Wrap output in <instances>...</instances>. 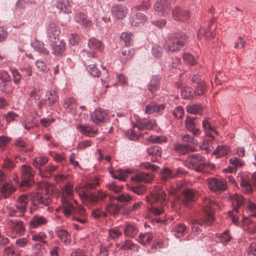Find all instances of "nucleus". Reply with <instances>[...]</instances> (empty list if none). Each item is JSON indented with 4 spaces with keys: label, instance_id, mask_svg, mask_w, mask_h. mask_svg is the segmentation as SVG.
I'll list each match as a JSON object with an SVG mask.
<instances>
[{
    "label": "nucleus",
    "instance_id": "13d9d810",
    "mask_svg": "<svg viewBox=\"0 0 256 256\" xmlns=\"http://www.w3.org/2000/svg\"><path fill=\"white\" fill-rule=\"evenodd\" d=\"M194 93L192 89L188 86H184L181 90V95L185 99H190L192 98Z\"/></svg>",
    "mask_w": 256,
    "mask_h": 256
},
{
    "label": "nucleus",
    "instance_id": "2f4dec72",
    "mask_svg": "<svg viewBox=\"0 0 256 256\" xmlns=\"http://www.w3.org/2000/svg\"><path fill=\"white\" fill-rule=\"evenodd\" d=\"M14 88L11 80L10 81L2 82L0 83V90L4 94H10L13 92Z\"/></svg>",
    "mask_w": 256,
    "mask_h": 256
},
{
    "label": "nucleus",
    "instance_id": "bb28decb",
    "mask_svg": "<svg viewBox=\"0 0 256 256\" xmlns=\"http://www.w3.org/2000/svg\"><path fill=\"white\" fill-rule=\"evenodd\" d=\"M176 170H171L168 168H164L161 172L162 178L166 180L169 178H172L178 176L181 171L180 169H176Z\"/></svg>",
    "mask_w": 256,
    "mask_h": 256
},
{
    "label": "nucleus",
    "instance_id": "680f3d73",
    "mask_svg": "<svg viewBox=\"0 0 256 256\" xmlns=\"http://www.w3.org/2000/svg\"><path fill=\"white\" fill-rule=\"evenodd\" d=\"M182 58L185 62L190 66L195 65L197 63L196 60L190 53H184Z\"/></svg>",
    "mask_w": 256,
    "mask_h": 256
},
{
    "label": "nucleus",
    "instance_id": "bf43d9fd",
    "mask_svg": "<svg viewBox=\"0 0 256 256\" xmlns=\"http://www.w3.org/2000/svg\"><path fill=\"white\" fill-rule=\"evenodd\" d=\"M120 210V208L118 206L114 204H109L107 205L106 208V212L110 213L113 215L118 214Z\"/></svg>",
    "mask_w": 256,
    "mask_h": 256
},
{
    "label": "nucleus",
    "instance_id": "3c124183",
    "mask_svg": "<svg viewBox=\"0 0 256 256\" xmlns=\"http://www.w3.org/2000/svg\"><path fill=\"white\" fill-rule=\"evenodd\" d=\"M48 160L46 156H40L36 158L32 161V164L36 168L42 169L40 167L48 162Z\"/></svg>",
    "mask_w": 256,
    "mask_h": 256
},
{
    "label": "nucleus",
    "instance_id": "f8f14e48",
    "mask_svg": "<svg viewBox=\"0 0 256 256\" xmlns=\"http://www.w3.org/2000/svg\"><path fill=\"white\" fill-rule=\"evenodd\" d=\"M60 34V30L58 26L55 23L50 24L47 28V36L52 42H56L58 40Z\"/></svg>",
    "mask_w": 256,
    "mask_h": 256
},
{
    "label": "nucleus",
    "instance_id": "49530a36",
    "mask_svg": "<svg viewBox=\"0 0 256 256\" xmlns=\"http://www.w3.org/2000/svg\"><path fill=\"white\" fill-rule=\"evenodd\" d=\"M160 80V78L159 76H156L152 77L148 86V90L151 92L156 91L158 89Z\"/></svg>",
    "mask_w": 256,
    "mask_h": 256
},
{
    "label": "nucleus",
    "instance_id": "20e7f679",
    "mask_svg": "<svg viewBox=\"0 0 256 256\" xmlns=\"http://www.w3.org/2000/svg\"><path fill=\"white\" fill-rule=\"evenodd\" d=\"M147 202L151 205H155L150 208V212L155 215H160L162 214L164 206L167 200L165 191L161 189L160 186L154 187L150 192V195L146 197Z\"/></svg>",
    "mask_w": 256,
    "mask_h": 256
},
{
    "label": "nucleus",
    "instance_id": "1a4fd4ad",
    "mask_svg": "<svg viewBox=\"0 0 256 256\" xmlns=\"http://www.w3.org/2000/svg\"><path fill=\"white\" fill-rule=\"evenodd\" d=\"M30 197L32 205V206L30 210L31 212H32V210H36L39 204L48 206L51 202V200L49 196H43L40 195L39 192L32 193L30 195Z\"/></svg>",
    "mask_w": 256,
    "mask_h": 256
},
{
    "label": "nucleus",
    "instance_id": "de8ad7c7",
    "mask_svg": "<svg viewBox=\"0 0 256 256\" xmlns=\"http://www.w3.org/2000/svg\"><path fill=\"white\" fill-rule=\"evenodd\" d=\"M3 256H20V252L14 246H7L3 251Z\"/></svg>",
    "mask_w": 256,
    "mask_h": 256
},
{
    "label": "nucleus",
    "instance_id": "e433bc0d",
    "mask_svg": "<svg viewBox=\"0 0 256 256\" xmlns=\"http://www.w3.org/2000/svg\"><path fill=\"white\" fill-rule=\"evenodd\" d=\"M38 122L35 117H33L30 120L26 118L22 120L21 124L26 130H28L36 126Z\"/></svg>",
    "mask_w": 256,
    "mask_h": 256
},
{
    "label": "nucleus",
    "instance_id": "6e6552de",
    "mask_svg": "<svg viewBox=\"0 0 256 256\" xmlns=\"http://www.w3.org/2000/svg\"><path fill=\"white\" fill-rule=\"evenodd\" d=\"M20 172L22 173L20 186H30L34 182L35 172L30 166L23 164L21 166Z\"/></svg>",
    "mask_w": 256,
    "mask_h": 256
},
{
    "label": "nucleus",
    "instance_id": "4468645a",
    "mask_svg": "<svg viewBox=\"0 0 256 256\" xmlns=\"http://www.w3.org/2000/svg\"><path fill=\"white\" fill-rule=\"evenodd\" d=\"M107 116V112L102 108H97L90 114V118L92 122L96 124L104 122Z\"/></svg>",
    "mask_w": 256,
    "mask_h": 256
},
{
    "label": "nucleus",
    "instance_id": "e2e57ef3",
    "mask_svg": "<svg viewBox=\"0 0 256 256\" xmlns=\"http://www.w3.org/2000/svg\"><path fill=\"white\" fill-rule=\"evenodd\" d=\"M147 140L149 142L157 143V144H161L162 142H165L167 141V138L162 136H150L147 138Z\"/></svg>",
    "mask_w": 256,
    "mask_h": 256
},
{
    "label": "nucleus",
    "instance_id": "4be33fe9",
    "mask_svg": "<svg viewBox=\"0 0 256 256\" xmlns=\"http://www.w3.org/2000/svg\"><path fill=\"white\" fill-rule=\"evenodd\" d=\"M16 190V188L12 184L5 182L0 188V196L4 198H8Z\"/></svg>",
    "mask_w": 256,
    "mask_h": 256
},
{
    "label": "nucleus",
    "instance_id": "7ed1b4c3",
    "mask_svg": "<svg viewBox=\"0 0 256 256\" xmlns=\"http://www.w3.org/2000/svg\"><path fill=\"white\" fill-rule=\"evenodd\" d=\"M203 208L206 212L204 219L200 220H192L190 224L192 225V230L195 234H199L200 230L199 226L210 225L214 218L212 211L219 208L218 204L210 198H205L203 200Z\"/></svg>",
    "mask_w": 256,
    "mask_h": 256
},
{
    "label": "nucleus",
    "instance_id": "37998d69",
    "mask_svg": "<svg viewBox=\"0 0 256 256\" xmlns=\"http://www.w3.org/2000/svg\"><path fill=\"white\" fill-rule=\"evenodd\" d=\"M57 168V166L49 165L44 170L42 169H40V174L43 178H50L51 176L52 173Z\"/></svg>",
    "mask_w": 256,
    "mask_h": 256
},
{
    "label": "nucleus",
    "instance_id": "69168bd1",
    "mask_svg": "<svg viewBox=\"0 0 256 256\" xmlns=\"http://www.w3.org/2000/svg\"><path fill=\"white\" fill-rule=\"evenodd\" d=\"M182 140L184 142L189 144H198L197 140L196 139H195L193 136H192L189 134L182 135Z\"/></svg>",
    "mask_w": 256,
    "mask_h": 256
},
{
    "label": "nucleus",
    "instance_id": "9b49d317",
    "mask_svg": "<svg viewBox=\"0 0 256 256\" xmlns=\"http://www.w3.org/2000/svg\"><path fill=\"white\" fill-rule=\"evenodd\" d=\"M170 2L166 0H158L154 5V9L160 16H166L170 12Z\"/></svg>",
    "mask_w": 256,
    "mask_h": 256
},
{
    "label": "nucleus",
    "instance_id": "aec40b11",
    "mask_svg": "<svg viewBox=\"0 0 256 256\" xmlns=\"http://www.w3.org/2000/svg\"><path fill=\"white\" fill-rule=\"evenodd\" d=\"M148 17L141 12H138L134 16L130 22L132 26L139 27L142 26L147 20Z\"/></svg>",
    "mask_w": 256,
    "mask_h": 256
},
{
    "label": "nucleus",
    "instance_id": "6ab92c4d",
    "mask_svg": "<svg viewBox=\"0 0 256 256\" xmlns=\"http://www.w3.org/2000/svg\"><path fill=\"white\" fill-rule=\"evenodd\" d=\"M63 106L67 112H70L73 115L76 114L77 104L74 98H68L65 99Z\"/></svg>",
    "mask_w": 256,
    "mask_h": 256
},
{
    "label": "nucleus",
    "instance_id": "6e6d98bb",
    "mask_svg": "<svg viewBox=\"0 0 256 256\" xmlns=\"http://www.w3.org/2000/svg\"><path fill=\"white\" fill-rule=\"evenodd\" d=\"M43 94V90L40 88L38 87L34 88L30 92V96L34 100L38 101L40 100V97Z\"/></svg>",
    "mask_w": 256,
    "mask_h": 256
},
{
    "label": "nucleus",
    "instance_id": "4c0bfd02",
    "mask_svg": "<svg viewBox=\"0 0 256 256\" xmlns=\"http://www.w3.org/2000/svg\"><path fill=\"white\" fill-rule=\"evenodd\" d=\"M15 144L18 147L20 148L22 150L26 152H32V146L31 144L20 138L16 140Z\"/></svg>",
    "mask_w": 256,
    "mask_h": 256
},
{
    "label": "nucleus",
    "instance_id": "473e14b6",
    "mask_svg": "<svg viewBox=\"0 0 256 256\" xmlns=\"http://www.w3.org/2000/svg\"><path fill=\"white\" fill-rule=\"evenodd\" d=\"M32 46L37 52L44 54H48V50L44 47V44L39 40H34L32 43Z\"/></svg>",
    "mask_w": 256,
    "mask_h": 256
},
{
    "label": "nucleus",
    "instance_id": "dca6fc26",
    "mask_svg": "<svg viewBox=\"0 0 256 256\" xmlns=\"http://www.w3.org/2000/svg\"><path fill=\"white\" fill-rule=\"evenodd\" d=\"M173 18L178 21H184L189 18V12L179 6H176L172 10Z\"/></svg>",
    "mask_w": 256,
    "mask_h": 256
},
{
    "label": "nucleus",
    "instance_id": "603ef678",
    "mask_svg": "<svg viewBox=\"0 0 256 256\" xmlns=\"http://www.w3.org/2000/svg\"><path fill=\"white\" fill-rule=\"evenodd\" d=\"M148 152L150 155H151L154 157L152 160H156L157 157L160 156L162 154V150L160 146H154L148 148Z\"/></svg>",
    "mask_w": 256,
    "mask_h": 256
},
{
    "label": "nucleus",
    "instance_id": "5701e85b",
    "mask_svg": "<svg viewBox=\"0 0 256 256\" xmlns=\"http://www.w3.org/2000/svg\"><path fill=\"white\" fill-rule=\"evenodd\" d=\"M47 220L46 218L38 215L34 216L30 222V226L32 228H36L47 223Z\"/></svg>",
    "mask_w": 256,
    "mask_h": 256
},
{
    "label": "nucleus",
    "instance_id": "c03bdc74",
    "mask_svg": "<svg viewBox=\"0 0 256 256\" xmlns=\"http://www.w3.org/2000/svg\"><path fill=\"white\" fill-rule=\"evenodd\" d=\"M88 47L92 50H98L101 51L103 48L101 42L94 38L90 39L88 42Z\"/></svg>",
    "mask_w": 256,
    "mask_h": 256
},
{
    "label": "nucleus",
    "instance_id": "2eb2a0df",
    "mask_svg": "<svg viewBox=\"0 0 256 256\" xmlns=\"http://www.w3.org/2000/svg\"><path fill=\"white\" fill-rule=\"evenodd\" d=\"M156 126L155 121L153 120L139 119L134 126V128H136L139 130H152Z\"/></svg>",
    "mask_w": 256,
    "mask_h": 256
},
{
    "label": "nucleus",
    "instance_id": "f03ea898",
    "mask_svg": "<svg viewBox=\"0 0 256 256\" xmlns=\"http://www.w3.org/2000/svg\"><path fill=\"white\" fill-rule=\"evenodd\" d=\"M98 184V180H95L92 182L88 183L83 187L76 186L75 188L76 192L88 207L90 208L98 202H102L107 196V194L102 191H98L97 193L88 192L89 190L94 188Z\"/></svg>",
    "mask_w": 256,
    "mask_h": 256
},
{
    "label": "nucleus",
    "instance_id": "a19ab883",
    "mask_svg": "<svg viewBox=\"0 0 256 256\" xmlns=\"http://www.w3.org/2000/svg\"><path fill=\"white\" fill-rule=\"evenodd\" d=\"M174 148L182 154H185L189 152L194 151V148L188 144H177L175 146Z\"/></svg>",
    "mask_w": 256,
    "mask_h": 256
},
{
    "label": "nucleus",
    "instance_id": "72a5a7b5",
    "mask_svg": "<svg viewBox=\"0 0 256 256\" xmlns=\"http://www.w3.org/2000/svg\"><path fill=\"white\" fill-rule=\"evenodd\" d=\"M202 128L206 132V135L211 138L212 140L214 139V136L210 133L212 132H214L217 134V132L214 128L212 126L208 119H204L202 123Z\"/></svg>",
    "mask_w": 256,
    "mask_h": 256
},
{
    "label": "nucleus",
    "instance_id": "423d86ee",
    "mask_svg": "<svg viewBox=\"0 0 256 256\" xmlns=\"http://www.w3.org/2000/svg\"><path fill=\"white\" fill-rule=\"evenodd\" d=\"M185 42L184 36L180 34H173L168 36L166 40L164 48L167 52H174L180 50Z\"/></svg>",
    "mask_w": 256,
    "mask_h": 256
},
{
    "label": "nucleus",
    "instance_id": "f704fd0d",
    "mask_svg": "<svg viewBox=\"0 0 256 256\" xmlns=\"http://www.w3.org/2000/svg\"><path fill=\"white\" fill-rule=\"evenodd\" d=\"M195 196V192L193 190H186L184 192L182 202L186 204H188L190 202L194 200Z\"/></svg>",
    "mask_w": 256,
    "mask_h": 256
},
{
    "label": "nucleus",
    "instance_id": "f257e3e1",
    "mask_svg": "<svg viewBox=\"0 0 256 256\" xmlns=\"http://www.w3.org/2000/svg\"><path fill=\"white\" fill-rule=\"evenodd\" d=\"M72 186L70 184H66L63 189L62 196V210L64 214L77 222L84 224L86 222L85 210L79 206L77 202L72 198Z\"/></svg>",
    "mask_w": 256,
    "mask_h": 256
},
{
    "label": "nucleus",
    "instance_id": "b1692460",
    "mask_svg": "<svg viewBox=\"0 0 256 256\" xmlns=\"http://www.w3.org/2000/svg\"><path fill=\"white\" fill-rule=\"evenodd\" d=\"M10 228L13 232L20 235L24 234L25 228L22 222L16 220H10Z\"/></svg>",
    "mask_w": 256,
    "mask_h": 256
},
{
    "label": "nucleus",
    "instance_id": "09e8293b",
    "mask_svg": "<svg viewBox=\"0 0 256 256\" xmlns=\"http://www.w3.org/2000/svg\"><path fill=\"white\" fill-rule=\"evenodd\" d=\"M138 232V229L130 224H127L124 230L125 236L130 238H134L137 234Z\"/></svg>",
    "mask_w": 256,
    "mask_h": 256
},
{
    "label": "nucleus",
    "instance_id": "a878e982",
    "mask_svg": "<svg viewBox=\"0 0 256 256\" xmlns=\"http://www.w3.org/2000/svg\"><path fill=\"white\" fill-rule=\"evenodd\" d=\"M78 130L88 136H94L98 132V130L88 125H78Z\"/></svg>",
    "mask_w": 256,
    "mask_h": 256
},
{
    "label": "nucleus",
    "instance_id": "c9c22d12",
    "mask_svg": "<svg viewBox=\"0 0 256 256\" xmlns=\"http://www.w3.org/2000/svg\"><path fill=\"white\" fill-rule=\"evenodd\" d=\"M58 100V92L54 90H50L46 92V100L48 102L49 105H52Z\"/></svg>",
    "mask_w": 256,
    "mask_h": 256
},
{
    "label": "nucleus",
    "instance_id": "0e129e2a",
    "mask_svg": "<svg viewBox=\"0 0 256 256\" xmlns=\"http://www.w3.org/2000/svg\"><path fill=\"white\" fill-rule=\"evenodd\" d=\"M46 238V235L44 232H40L38 234H32V239L34 241H40L43 244H46L44 240Z\"/></svg>",
    "mask_w": 256,
    "mask_h": 256
},
{
    "label": "nucleus",
    "instance_id": "338daca9",
    "mask_svg": "<svg viewBox=\"0 0 256 256\" xmlns=\"http://www.w3.org/2000/svg\"><path fill=\"white\" fill-rule=\"evenodd\" d=\"M35 64L38 71L46 72L48 70L46 64L44 61L38 60L36 62Z\"/></svg>",
    "mask_w": 256,
    "mask_h": 256
},
{
    "label": "nucleus",
    "instance_id": "a211bd4d",
    "mask_svg": "<svg viewBox=\"0 0 256 256\" xmlns=\"http://www.w3.org/2000/svg\"><path fill=\"white\" fill-rule=\"evenodd\" d=\"M128 11L126 7L121 4H116L112 8V14L117 19H122L125 17Z\"/></svg>",
    "mask_w": 256,
    "mask_h": 256
},
{
    "label": "nucleus",
    "instance_id": "052dcab7",
    "mask_svg": "<svg viewBox=\"0 0 256 256\" xmlns=\"http://www.w3.org/2000/svg\"><path fill=\"white\" fill-rule=\"evenodd\" d=\"M229 162L236 170L238 168L244 166L245 164L243 160L236 156L231 158L230 159Z\"/></svg>",
    "mask_w": 256,
    "mask_h": 256
},
{
    "label": "nucleus",
    "instance_id": "39448f33",
    "mask_svg": "<svg viewBox=\"0 0 256 256\" xmlns=\"http://www.w3.org/2000/svg\"><path fill=\"white\" fill-rule=\"evenodd\" d=\"M186 162L188 166L198 172H207L210 168H214V165L208 164L204 157L199 154H193L188 156Z\"/></svg>",
    "mask_w": 256,
    "mask_h": 256
},
{
    "label": "nucleus",
    "instance_id": "c85d7f7f",
    "mask_svg": "<svg viewBox=\"0 0 256 256\" xmlns=\"http://www.w3.org/2000/svg\"><path fill=\"white\" fill-rule=\"evenodd\" d=\"M152 178L153 176L150 173L138 172L136 173L135 177L133 179L139 182H149L152 180Z\"/></svg>",
    "mask_w": 256,
    "mask_h": 256
},
{
    "label": "nucleus",
    "instance_id": "f3484780",
    "mask_svg": "<svg viewBox=\"0 0 256 256\" xmlns=\"http://www.w3.org/2000/svg\"><path fill=\"white\" fill-rule=\"evenodd\" d=\"M28 202V198L26 194L20 195L18 196L16 204V208L20 214L23 216L26 212V206Z\"/></svg>",
    "mask_w": 256,
    "mask_h": 256
},
{
    "label": "nucleus",
    "instance_id": "8fccbe9b",
    "mask_svg": "<svg viewBox=\"0 0 256 256\" xmlns=\"http://www.w3.org/2000/svg\"><path fill=\"white\" fill-rule=\"evenodd\" d=\"M130 170H123L121 169H118L116 172L114 174V177L115 178L118 179L121 181H124L126 178L129 174H130Z\"/></svg>",
    "mask_w": 256,
    "mask_h": 256
},
{
    "label": "nucleus",
    "instance_id": "7c9ffc66",
    "mask_svg": "<svg viewBox=\"0 0 256 256\" xmlns=\"http://www.w3.org/2000/svg\"><path fill=\"white\" fill-rule=\"evenodd\" d=\"M56 236L64 244L68 245L70 242V236L68 232L64 230H60L57 231Z\"/></svg>",
    "mask_w": 256,
    "mask_h": 256
},
{
    "label": "nucleus",
    "instance_id": "864d4df0",
    "mask_svg": "<svg viewBox=\"0 0 256 256\" xmlns=\"http://www.w3.org/2000/svg\"><path fill=\"white\" fill-rule=\"evenodd\" d=\"M152 238V234L150 233L140 234L138 240L141 244L144 245L150 242Z\"/></svg>",
    "mask_w": 256,
    "mask_h": 256
},
{
    "label": "nucleus",
    "instance_id": "5fc2aeb1",
    "mask_svg": "<svg viewBox=\"0 0 256 256\" xmlns=\"http://www.w3.org/2000/svg\"><path fill=\"white\" fill-rule=\"evenodd\" d=\"M134 36L129 32H122L120 36V39L123 40L126 46H130L133 41Z\"/></svg>",
    "mask_w": 256,
    "mask_h": 256
},
{
    "label": "nucleus",
    "instance_id": "412c9836",
    "mask_svg": "<svg viewBox=\"0 0 256 256\" xmlns=\"http://www.w3.org/2000/svg\"><path fill=\"white\" fill-rule=\"evenodd\" d=\"M74 20L86 28H89L92 26V22L88 19L87 16L82 12L76 14L74 16Z\"/></svg>",
    "mask_w": 256,
    "mask_h": 256
},
{
    "label": "nucleus",
    "instance_id": "a18cd8bd",
    "mask_svg": "<svg viewBox=\"0 0 256 256\" xmlns=\"http://www.w3.org/2000/svg\"><path fill=\"white\" fill-rule=\"evenodd\" d=\"M230 148L228 146H219L213 152V154L216 156L218 157H221L228 154Z\"/></svg>",
    "mask_w": 256,
    "mask_h": 256
},
{
    "label": "nucleus",
    "instance_id": "c756f323",
    "mask_svg": "<svg viewBox=\"0 0 256 256\" xmlns=\"http://www.w3.org/2000/svg\"><path fill=\"white\" fill-rule=\"evenodd\" d=\"M164 108L165 106L164 104L158 105L154 102H152L146 106V113L148 114H152L154 112H159L161 110H164Z\"/></svg>",
    "mask_w": 256,
    "mask_h": 256
},
{
    "label": "nucleus",
    "instance_id": "9d476101",
    "mask_svg": "<svg viewBox=\"0 0 256 256\" xmlns=\"http://www.w3.org/2000/svg\"><path fill=\"white\" fill-rule=\"evenodd\" d=\"M208 185L212 191L216 193H220L227 188L224 182L214 178L208 180Z\"/></svg>",
    "mask_w": 256,
    "mask_h": 256
},
{
    "label": "nucleus",
    "instance_id": "79ce46f5",
    "mask_svg": "<svg viewBox=\"0 0 256 256\" xmlns=\"http://www.w3.org/2000/svg\"><path fill=\"white\" fill-rule=\"evenodd\" d=\"M203 110L202 105L200 104H193L187 106L186 111L193 114H201Z\"/></svg>",
    "mask_w": 256,
    "mask_h": 256
},
{
    "label": "nucleus",
    "instance_id": "ddd939ff",
    "mask_svg": "<svg viewBox=\"0 0 256 256\" xmlns=\"http://www.w3.org/2000/svg\"><path fill=\"white\" fill-rule=\"evenodd\" d=\"M196 119L195 117L187 116L185 120V127L194 136H197L200 134V129L196 127Z\"/></svg>",
    "mask_w": 256,
    "mask_h": 256
},
{
    "label": "nucleus",
    "instance_id": "393cba45",
    "mask_svg": "<svg viewBox=\"0 0 256 256\" xmlns=\"http://www.w3.org/2000/svg\"><path fill=\"white\" fill-rule=\"evenodd\" d=\"M238 180L240 182V185L244 192L248 194L252 192V188L251 184L245 176H238Z\"/></svg>",
    "mask_w": 256,
    "mask_h": 256
},
{
    "label": "nucleus",
    "instance_id": "cd10ccee",
    "mask_svg": "<svg viewBox=\"0 0 256 256\" xmlns=\"http://www.w3.org/2000/svg\"><path fill=\"white\" fill-rule=\"evenodd\" d=\"M57 8L65 14L71 12L72 6L68 0H60L56 4Z\"/></svg>",
    "mask_w": 256,
    "mask_h": 256
},
{
    "label": "nucleus",
    "instance_id": "774afa93",
    "mask_svg": "<svg viewBox=\"0 0 256 256\" xmlns=\"http://www.w3.org/2000/svg\"><path fill=\"white\" fill-rule=\"evenodd\" d=\"M184 110L182 106H178L172 112L173 116L176 118L181 119L184 115Z\"/></svg>",
    "mask_w": 256,
    "mask_h": 256
},
{
    "label": "nucleus",
    "instance_id": "4d7b16f0",
    "mask_svg": "<svg viewBox=\"0 0 256 256\" xmlns=\"http://www.w3.org/2000/svg\"><path fill=\"white\" fill-rule=\"evenodd\" d=\"M186 227L183 224H178L173 231V234L177 238L182 237L185 232Z\"/></svg>",
    "mask_w": 256,
    "mask_h": 256
},
{
    "label": "nucleus",
    "instance_id": "0eeeda50",
    "mask_svg": "<svg viewBox=\"0 0 256 256\" xmlns=\"http://www.w3.org/2000/svg\"><path fill=\"white\" fill-rule=\"evenodd\" d=\"M234 206L233 210L228 212L230 218L234 223L238 221V216L236 215L240 212V210L244 206V198L242 195L235 194L230 196Z\"/></svg>",
    "mask_w": 256,
    "mask_h": 256
},
{
    "label": "nucleus",
    "instance_id": "ea45409f",
    "mask_svg": "<svg viewBox=\"0 0 256 256\" xmlns=\"http://www.w3.org/2000/svg\"><path fill=\"white\" fill-rule=\"evenodd\" d=\"M52 44L54 53L56 55H60L64 52L65 50V44L62 42H54Z\"/></svg>",
    "mask_w": 256,
    "mask_h": 256
},
{
    "label": "nucleus",
    "instance_id": "58836bf2",
    "mask_svg": "<svg viewBox=\"0 0 256 256\" xmlns=\"http://www.w3.org/2000/svg\"><path fill=\"white\" fill-rule=\"evenodd\" d=\"M134 54V52H132L128 48L122 49L120 52L119 56L120 58L121 62L126 63V61L130 59Z\"/></svg>",
    "mask_w": 256,
    "mask_h": 256
}]
</instances>
